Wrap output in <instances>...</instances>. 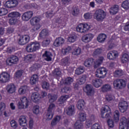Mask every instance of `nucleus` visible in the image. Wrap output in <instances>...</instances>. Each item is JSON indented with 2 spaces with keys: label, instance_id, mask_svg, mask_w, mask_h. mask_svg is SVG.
Returning <instances> with one entry per match:
<instances>
[{
  "label": "nucleus",
  "instance_id": "15",
  "mask_svg": "<svg viewBox=\"0 0 129 129\" xmlns=\"http://www.w3.org/2000/svg\"><path fill=\"white\" fill-rule=\"evenodd\" d=\"M29 42H30V36L28 35H24L20 36L18 40V43L19 45H22L28 44Z\"/></svg>",
  "mask_w": 129,
  "mask_h": 129
},
{
  "label": "nucleus",
  "instance_id": "5",
  "mask_svg": "<svg viewBox=\"0 0 129 129\" xmlns=\"http://www.w3.org/2000/svg\"><path fill=\"white\" fill-rule=\"evenodd\" d=\"M106 17V13L103 10H96L94 14V18L98 22H102Z\"/></svg>",
  "mask_w": 129,
  "mask_h": 129
},
{
  "label": "nucleus",
  "instance_id": "38",
  "mask_svg": "<svg viewBox=\"0 0 129 129\" xmlns=\"http://www.w3.org/2000/svg\"><path fill=\"white\" fill-rule=\"evenodd\" d=\"M101 90L103 92H107L111 90V86L109 84H105L101 88Z\"/></svg>",
  "mask_w": 129,
  "mask_h": 129
},
{
  "label": "nucleus",
  "instance_id": "58",
  "mask_svg": "<svg viewBox=\"0 0 129 129\" xmlns=\"http://www.w3.org/2000/svg\"><path fill=\"white\" fill-rule=\"evenodd\" d=\"M40 107L39 106H35L33 107V112L35 114H39L40 113Z\"/></svg>",
  "mask_w": 129,
  "mask_h": 129
},
{
  "label": "nucleus",
  "instance_id": "60",
  "mask_svg": "<svg viewBox=\"0 0 129 129\" xmlns=\"http://www.w3.org/2000/svg\"><path fill=\"white\" fill-rule=\"evenodd\" d=\"M10 124L12 127H13V128H17L18 127V123H17V121L15 120H12L10 121Z\"/></svg>",
  "mask_w": 129,
  "mask_h": 129
},
{
  "label": "nucleus",
  "instance_id": "26",
  "mask_svg": "<svg viewBox=\"0 0 129 129\" xmlns=\"http://www.w3.org/2000/svg\"><path fill=\"white\" fill-rule=\"evenodd\" d=\"M103 60H104V57H103V56L99 57L98 59H96L94 62V68H98V67H99L101 64H102Z\"/></svg>",
  "mask_w": 129,
  "mask_h": 129
},
{
  "label": "nucleus",
  "instance_id": "13",
  "mask_svg": "<svg viewBox=\"0 0 129 129\" xmlns=\"http://www.w3.org/2000/svg\"><path fill=\"white\" fill-rule=\"evenodd\" d=\"M19 61V58L16 55H11L10 57L6 60L7 65L12 66L14 64H17Z\"/></svg>",
  "mask_w": 129,
  "mask_h": 129
},
{
  "label": "nucleus",
  "instance_id": "21",
  "mask_svg": "<svg viewBox=\"0 0 129 129\" xmlns=\"http://www.w3.org/2000/svg\"><path fill=\"white\" fill-rule=\"evenodd\" d=\"M6 90L8 93L13 94L16 92V86L14 84H10L6 86Z\"/></svg>",
  "mask_w": 129,
  "mask_h": 129
},
{
  "label": "nucleus",
  "instance_id": "47",
  "mask_svg": "<svg viewBox=\"0 0 129 129\" xmlns=\"http://www.w3.org/2000/svg\"><path fill=\"white\" fill-rule=\"evenodd\" d=\"M43 89L49 90L50 89V84L47 82H43L41 84Z\"/></svg>",
  "mask_w": 129,
  "mask_h": 129
},
{
  "label": "nucleus",
  "instance_id": "2",
  "mask_svg": "<svg viewBox=\"0 0 129 129\" xmlns=\"http://www.w3.org/2000/svg\"><path fill=\"white\" fill-rule=\"evenodd\" d=\"M40 21L41 18L39 17H34L30 20V22L31 26H34L31 30V32L32 33H37V32L39 31V30L42 27L41 24L39 23Z\"/></svg>",
  "mask_w": 129,
  "mask_h": 129
},
{
  "label": "nucleus",
  "instance_id": "52",
  "mask_svg": "<svg viewBox=\"0 0 129 129\" xmlns=\"http://www.w3.org/2000/svg\"><path fill=\"white\" fill-rule=\"evenodd\" d=\"M76 39H77V36L75 34H73L68 38V40L70 43H74L76 41Z\"/></svg>",
  "mask_w": 129,
  "mask_h": 129
},
{
  "label": "nucleus",
  "instance_id": "64",
  "mask_svg": "<svg viewBox=\"0 0 129 129\" xmlns=\"http://www.w3.org/2000/svg\"><path fill=\"white\" fill-rule=\"evenodd\" d=\"M70 91V88L69 87H64L61 89V92L62 93H68Z\"/></svg>",
  "mask_w": 129,
  "mask_h": 129
},
{
  "label": "nucleus",
  "instance_id": "7",
  "mask_svg": "<svg viewBox=\"0 0 129 129\" xmlns=\"http://www.w3.org/2000/svg\"><path fill=\"white\" fill-rule=\"evenodd\" d=\"M90 29V25L86 23H82L77 26L76 30L78 33L83 34L84 33H86V32L89 31Z\"/></svg>",
  "mask_w": 129,
  "mask_h": 129
},
{
  "label": "nucleus",
  "instance_id": "61",
  "mask_svg": "<svg viewBox=\"0 0 129 129\" xmlns=\"http://www.w3.org/2000/svg\"><path fill=\"white\" fill-rule=\"evenodd\" d=\"M26 91H27V89H26L25 87H21L18 90L19 94H25Z\"/></svg>",
  "mask_w": 129,
  "mask_h": 129
},
{
  "label": "nucleus",
  "instance_id": "42",
  "mask_svg": "<svg viewBox=\"0 0 129 129\" xmlns=\"http://www.w3.org/2000/svg\"><path fill=\"white\" fill-rule=\"evenodd\" d=\"M81 54V48L78 47L73 50L72 51V55L74 56H79V54Z\"/></svg>",
  "mask_w": 129,
  "mask_h": 129
},
{
  "label": "nucleus",
  "instance_id": "35",
  "mask_svg": "<svg viewBox=\"0 0 129 129\" xmlns=\"http://www.w3.org/2000/svg\"><path fill=\"white\" fill-rule=\"evenodd\" d=\"M118 12V6L115 5L111 7L109 10V12L111 15H116Z\"/></svg>",
  "mask_w": 129,
  "mask_h": 129
},
{
  "label": "nucleus",
  "instance_id": "14",
  "mask_svg": "<svg viewBox=\"0 0 129 129\" xmlns=\"http://www.w3.org/2000/svg\"><path fill=\"white\" fill-rule=\"evenodd\" d=\"M11 76L9 73L4 72L0 74V82L1 83H7L10 81V78Z\"/></svg>",
  "mask_w": 129,
  "mask_h": 129
},
{
  "label": "nucleus",
  "instance_id": "59",
  "mask_svg": "<svg viewBox=\"0 0 129 129\" xmlns=\"http://www.w3.org/2000/svg\"><path fill=\"white\" fill-rule=\"evenodd\" d=\"M84 18L85 20H90V19L92 18V14L86 13L84 15Z\"/></svg>",
  "mask_w": 129,
  "mask_h": 129
},
{
  "label": "nucleus",
  "instance_id": "18",
  "mask_svg": "<svg viewBox=\"0 0 129 129\" xmlns=\"http://www.w3.org/2000/svg\"><path fill=\"white\" fill-rule=\"evenodd\" d=\"M107 57L109 60H115L118 57V52L116 50L110 51L107 53Z\"/></svg>",
  "mask_w": 129,
  "mask_h": 129
},
{
  "label": "nucleus",
  "instance_id": "4",
  "mask_svg": "<svg viewBox=\"0 0 129 129\" xmlns=\"http://www.w3.org/2000/svg\"><path fill=\"white\" fill-rule=\"evenodd\" d=\"M10 25H16L18 23V18L21 17V13L18 12H13L8 14Z\"/></svg>",
  "mask_w": 129,
  "mask_h": 129
},
{
  "label": "nucleus",
  "instance_id": "8",
  "mask_svg": "<svg viewBox=\"0 0 129 129\" xmlns=\"http://www.w3.org/2000/svg\"><path fill=\"white\" fill-rule=\"evenodd\" d=\"M29 102L30 101L28 100L27 97L22 96L20 98V101L18 102L17 105L19 109H24V108H25H25H28Z\"/></svg>",
  "mask_w": 129,
  "mask_h": 129
},
{
  "label": "nucleus",
  "instance_id": "29",
  "mask_svg": "<svg viewBox=\"0 0 129 129\" xmlns=\"http://www.w3.org/2000/svg\"><path fill=\"white\" fill-rule=\"evenodd\" d=\"M39 80V76L38 75L34 74L31 76L30 80V83L31 85H34L36 84Z\"/></svg>",
  "mask_w": 129,
  "mask_h": 129
},
{
  "label": "nucleus",
  "instance_id": "17",
  "mask_svg": "<svg viewBox=\"0 0 129 129\" xmlns=\"http://www.w3.org/2000/svg\"><path fill=\"white\" fill-rule=\"evenodd\" d=\"M18 6V1L17 0H10L6 2L5 4V8L8 9H14Z\"/></svg>",
  "mask_w": 129,
  "mask_h": 129
},
{
  "label": "nucleus",
  "instance_id": "25",
  "mask_svg": "<svg viewBox=\"0 0 129 129\" xmlns=\"http://www.w3.org/2000/svg\"><path fill=\"white\" fill-rule=\"evenodd\" d=\"M66 113L70 116H72L75 113V108L74 105H71L66 110Z\"/></svg>",
  "mask_w": 129,
  "mask_h": 129
},
{
  "label": "nucleus",
  "instance_id": "9",
  "mask_svg": "<svg viewBox=\"0 0 129 129\" xmlns=\"http://www.w3.org/2000/svg\"><path fill=\"white\" fill-rule=\"evenodd\" d=\"M96 77L103 79L107 74V69L104 67L99 68L96 70Z\"/></svg>",
  "mask_w": 129,
  "mask_h": 129
},
{
  "label": "nucleus",
  "instance_id": "44",
  "mask_svg": "<svg viewBox=\"0 0 129 129\" xmlns=\"http://www.w3.org/2000/svg\"><path fill=\"white\" fill-rule=\"evenodd\" d=\"M69 64V57H66L61 59V65L62 66H67Z\"/></svg>",
  "mask_w": 129,
  "mask_h": 129
},
{
  "label": "nucleus",
  "instance_id": "51",
  "mask_svg": "<svg viewBox=\"0 0 129 129\" xmlns=\"http://www.w3.org/2000/svg\"><path fill=\"white\" fill-rule=\"evenodd\" d=\"M33 58H34V55L31 54H28L25 56L24 61L26 62H31L33 60Z\"/></svg>",
  "mask_w": 129,
  "mask_h": 129
},
{
  "label": "nucleus",
  "instance_id": "39",
  "mask_svg": "<svg viewBox=\"0 0 129 129\" xmlns=\"http://www.w3.org/2000/svg\"><path fill=\"white\" fill-rule=\"evenodd\" d=\"M73 82V79L70 77L66 78L63 81L62 84L64 85H70Z\"/></svg>",
  "mask_w": 129,
  "mask_h": 129
},
{
  "label": "nucleus",
  "instance_id": "41",
  "mask_svg": "<svg viewBox=\"0 0 129 129\" xmlns=\"http://www.w3.org/2000/svg\"><path fill=\"white\" fill-rule=\"evenodd\" d=\"M72 50V48L71 46H68L66 48H62L61 50V53L62 55H68L70 52V51Z\"/></svg>",
  "mask_w": 129,
  "mask_h": 129
},
{
  "label": "nucleus",
  "instance_id": "63",
  "mask_svg": "<svg viewBox=\"0 0 129 129\" xmlns=\"http://www.w3.org/2000/svg\"><path fill=\"white\" fill-rule=\"evenodd\" d=\"M6 108V104L4 102H1L0 103V113H3V111L5 110Z\"/></svg>",
  "mask_w": 129,
  "mask_h": 129
},
{
  "label": "nucleus",
  "instance_id": "22",
  "mask_svg": "<svg viewBox=\"0 0 129 129\" xmlns=\"http://www.w3.org/2000/svg\"><path fill=\"white\" fill-rule=\"evenodd\" d=\"M64 39L61 37L56 38L53 42V46L55 47H59L62 46L64 44Z\"/></svg>",
  "mask_w": 129,
  "mask_h": 129
},
{
  "label": "nucleus",
  "instance_id": "43",
  "mask_svg": "<svg viewBox=\"0 0 129 129\" xmlns=\"http://www.w3.org/2000/svg\"><path fill=\"white\" fill-rule=\"evenodd\" d=\"M84 72V67H80L78 68L75 71V74L77 75H80Z\"/></svg>",
  "mask_w": 129,
  "mask_h": 129
},
{
  "label": "nucleus",
  "instance_id": "30",
  "mask_svg": "<svg viewBox=\"0 0 129 129\" xmlns=\"http://www.w3.org/2000/svg\"><path fill=\"white\" fill-rule=\"evenodd\" d=\"M84 106H85V101H84V100H79L77 105L78 109H79V110H83Z\"/></svg>",
  "mask_w": 129,
  "mask_h": 129
},
{
  "label": "nucleus",
  "instance_id": "28",
  "mask_svg": "<svg viewBox=\"0 0 129 129\" xmlns=\"http://www.w3.org/2000/svg\"><path fill=\"white\" fill-rule=\"evenodd\" d=\"M52 56H53V54H52L51 52L48 51H45L44 53L43 54V56L46 57L45 59L46 61H47V62L52 61Z\"/></svg>",
  "mask_w": 129,
  "mask_h": 129
},
{
  "label": "nucleus",
  "instance_id": "32",
  "mask_svg": "<svg viewBox=\"0 0 129 129\" xmlns=\"http://www.w3.org/2000/svg\"><path fill=\"white\" fill-rule=\"evenodd\" d=\"M20 125L21 126H25L27 125V118L25 116H21L19 119Z\"/></svg>",
  "mask_w": 129,
  "mask_h": 129
},
{
  "label": "nucleus",
  "instance_id": "45",
  "mask_svg": "<svg viewBox=\"0 0 129 129\" xmlns=\"http://www.w3.org/2000/svg\"><path fill=\"white\" fill-rule=\"evenodd\" d=\"M79 118L80 121H85L86 120V114L80 112L79 114Z\"/></svg>",
  "mask_w": 129,
  "mask_h": 129
},
{
  "label": "nucleus",
  "instance_id": "50",
  "mask_svg": "<svg viewBox=\"0 0 129 129\" xmlns=\"http://www.w3.org/2000/svg\"><path fill=\"white\" fill-rule=\"evenodd\" d=\"M74 127L76 129H81L83 127V124L80 121H77L75 123Z\"/></svg>",
  "mask_w": 129,
  "mask_h": 129
},
{
  "label": "nucleus",
  "instance_id": "1",
  "mask_svg": "<svg viewBox=\"0 0 129 129\" xmlns=\"http://www.w3.org/2000/svg\"><path fill=\"white\" fill-rule=\"evenodd\" d=\"M101 116L102 118H106L107 119V123L110 128H112L114 126V122L113 120H110L112 113L110 110L109 106H106L101 110Z\"/></svg>",
  "mask_w": 129,
  "mask_h": 129
},
{
  "label": "nucleus",
  "instance_id": "3",
  "mask_svg": "<svg viewBox=\"0 0 129 129\" xmlns=\"http://www.w3.org/2000/svg\"><path fill=\"white\" fill-rule=\"evenodd\" d=\"M40 47V43L36 41L31 42L30 44L27 45L26 47V50L29 53H32L38 51Z\"/></svg>",
  "mask_w": 129,
  "mask_h": 129
},
{
  "label": "nucleus",
  "instance_id": "54",
  "mask_svg": "<svg viewBox=\"0 0 129 129\" xmlns=\"http://www.w3.org/2000/svg\"><path fill=\"white\" fill-rule=\"evenodd\" d=\"M72 14L74 17H77L79 14V9L77 8H73Z\"/></svg>",
  "mask_w": 129,
  "mask_h": 129
},
{
  "label": "nucleus",
  "instance_id": "20",
  "mask_svg": "<svg viewBox=\"0 0 129 129\" xmlns=\"http://www.w3.org/2000/svg\"><path fill=\"white\" fill-rule=\"evenodd\" d=\"M119 109L120 112L123 113L127 109V103L125 101L120 102L118 104Z\"/></svg>",
  "mask_w": 129,
  "mask_h": 129
},
{
  "label": "nucleus",
  "instance_id": "56",
  "mask_svg": "<svg viewBox=\"0 0 129 129\" xmlns=\"http://www.w3.org/2000/svg\"><path fill=\"white\" fill-rule=\"evenodd\" d=\"M86 81V76H83L79 80L78 83L80 85H82V84H84Z\"/></svg>",
  "mask_w": 129,
  "mask_h": 129
},
{
  "label": "nucleus",
  "instance_id": "37",
  "mask_svg": "<svg viewBox=\"0 0 129 129\" xmlns=\"http://www.w3.org/2000/svg\"><path fill=\"white\" fill-rule=\"evenodd\" d=\"M94 61V59L92 58L87 59L84 62V66L86 67H91V65H92V63H93Z\"/></svg>",
  "mask_w": 129,
  "mask_h": 129
},
{
  "label": "nucleus",
  "instance_id": "55",
  "mask_svg": "<svg viewBox=\"0 0 129 129\" xmlns=\"http://www.w3.org/2000/svg\"><path fill=\"white\" fill-rule=\"evenodd\" d=\"M8 13V9L4 8H0V16H6Z\"/></svg>",
  "mask_w": 129,
  "mask_h": 129
},
{
  "label": "nucleus",
  "instance_id": "57",
  "mask_svg": "<svg viewBox=\"0 0 129 129\" xmlns=\"http://www.w3.org/2000/svg\"><path fill=\"white\" fill-rule=\"evenodd\" d=\"M53 75H55V76H57V77H59V76H61V71H60V69L58 68L55 69L53 71Z\"/></svg>",
  "mask_w": 129,
  "mask_h": 129
},
{
  "label": "nucleus",
  "instance_id": "23",
  "mask_svg": "<svg viewBox=\"0 0 129 129\" xmlns=\"http://www.w3.org/2000/svg\"><path fill=\"white\" fill-rule=\"evenodd\" d=\"M92 39H93V34H86L82 38V40L84 43H89Z\"/></svg>",
  "mask_w": 129,
  "mask_h": 129
},
{
  "label": "nucleus",
  "instance_id": "31",
  "mask_svg": "<svg viewBox=\"0 0 129 129\" xmlns=\"http://www.w3.org/2000/svg\"><path fill=\"white\" fill-rule=\"evenodd\" d=\"M107 37V36L105 34L101 33L98 36L97 40L99 43H103L106 40Z\"/></svg>",
  "mask_w": 129,
  "mask_h": 129
},
{
  "label": "nucleus",
  "instance_id": "19",
  "mask_svg": "<svg viewBox=\"0 0 129 129\" xmlns=\"http://www.w3.org/2000/svg\"><path fill=\"white\" fill-rule=\"evenodd\" d=\"M33 15L34 13H33V11H27L23 13L21 18L23 21L27 22L33 17Z\"/></svg>",
  "mask_w": 129,
  "mask_h": 129
},
{
  "label": "nucleus",
  "instance_id": "12",
  "mask_svg": "<svg viewBox=\"0 0 129 129\" xmlns=\"http://www.w3.org/2000/svg\"><path fill=\"white\" fill-rule=\"evenodd\" d=\"M119 129H129V118L122 117L119 123Z\"/></svg>",
  "mask_w": 129,
  "mask_h": 129
},
{
  "label": "nucleus",
  "instance_id": "24",
  "mask_svg": "<svg viewBox=\"0 0 129 129\" xmlns=\"http://www.w3.org/2000/svg\"><path fill=\"white\" fill-rule=\"evenodd\" d=\"M103 81L102 80L100 79H95L92 80V84H93V86L96 87V88H98V87H100L101 85H102Z\"/></svg>",
  "mask_w": 129,
  "mask_h": 129
},
{
  "label": "nucleus",
  "instance_id": "10",
  "mask_svg": "<svg viewBox=\"0 0 129 129\" xmlns=\"http://www.w3.org/2000/svg\"><path fill=\"white\" fill-rule=\"evenodd\" d=\"M55 107H56V105H55L53 103H51L48 109H47V113L46 114V117L48 119H52L53 118V116H54V110H55Z\"/></svg>",
  "mask_w": 129,
  "mask_h": 129
},
{
  "label": "nucleus",
  "instance_id": "62",
  "mask_svg": "<svg viewBox=\"0 0 129 129\" xmlns=\"http://www.w3.org/2000/svg\"><path fill=\"white\" fill-rule=\"evenodd\" d=\"M102 52V49L101 48H97L93 52V55L95 56H96L97 55H100V54H101V52Z\"/></svg>",
  "mask_w": 129,
  "mask_h": 129
},
{
  "label": "nucleus",
  "instance_id": "16",
  "mask_svg": "<svg viewBox=\"0 0 129 129\" xmlns=\"http://www.w3.org/2000/svg\"><path fill=\"white\" fill-rule=\"evenodd\" d=\"M85 92L88 96H92L94 94V89L93 86L90 84H87L85 88Z\"/></svg>",
  "mask_w": 129,
  "mask_h": 129
},
{
  "label": "nucleus",
  "instance_id": "46",
  "mask_svg": "<svg viewBox=\"0 0 129 129\" xmlns=\"http://www.w3.org/2000/svg\"><path fill=\"white\" fill-rule=\"evenodd\" d=\"M113 117L116 122L119 120V111L118 110H115L114 112Z\"/></svg>",
  "mask_w": 129,
  "mask_h": 129
},
{
  "label": "nucleus",
  "instance_id": "34",
  "mask_svg": "<svg viewBox=\"0 0 129 129\" xmlns=\"http://www.w3.org/2000/svg\"><path fill=\"white\" fill-rule=\"evenodd\" d=\"M49 35V31L47 29H43L41 32L39 33V37L41 38L44 39L46 38V36Z\"/></svg>",
  "mask_w": 129,
  "mask_h": 129
},
{
  "label": "nucleus",
  "instance_id": "40",
  "mask_svg": "<svg viewBox=\"0 0 129 129\" xmlns=\"http://www.w3.org/2000/svg\"><path fill=\"white\" fill-rule=\"evenodd\" d=\"M129 56L127 53H124L121 58V63H127L128 62Z\"/></svg>",
  "mask_w": 129,
  "mask_h": 129
},
{
  "label": "nucleus",
  "instance_id": "11",
  "mask_svg": "<svg viewBox=\"0 0 129 129\" xmlns=\"http://www.w3.org/2000/svg\"><path fill=\"white\" fill-rule=\"evenodd\" d=\"M68 20V17H67V15L65 14H60V18L56 19V23L59 25V27H60V26L64 27V26H65V23H66Z\"/></svg>",
  "mask_w": 129,
  "mask_h": 129
},
{
  "label": "nucleus",
  "instance_id": "53",
  "mask_svg": "<svg viewBox=\"0 0 129 129\" xmlns=\"http://www.w3.org/2000/svg\"><path fill=\"white\" fill-rule=\"evenodd\" d=\"M68 98H69V95H66L64 96H61L58 100L60 102H61V103H64V102L66 101Z\"/></svg>",
  "mask_w": 129,
  "mask_h": 129
},
{
  "label": "nucleus",
  "instance_id": "6",
  "mask_svg": "<svg viewBox=\"0 0 129 129\" xmlns=\"http://www.w3.org/2000/svg\"><path fill=\"white\" fill-rule=\"evenodd\" d=\"M113 85L115 89H122L126 86V82L123 79H117L113 81Z\"/></svg>",
  "mask_w": 129,
  "mask_h": 129
},
{
  "label": "nucleus",
  "instance_id": "48",
  "mask_svg": "<svg viewBox=\"0 0 129 129\" xmlns=\"http://www.w3.org/2000/svg\"><path fill=\"white\" fill-rule=\"evenodd\" d=\"M123 74L122 70H116L113 73V75L114 77H120V76H122Z\"/></svg>",
  "mask_w": 129,
  "mask_h": 129
},
{
  "label": "nucleus",
  "instance_id": "27",
  "mask_svg": "<svg viewBox=\"0 0 129 129\" xmlns=\"http://www.w3.org/2000/svg\"><path fill=\"white\" fill-rule=\"evenodd\" d=\"M60 120H61V116L56 115L52 120L50 124L52 126H55V125H56L57 123L60 122Z\"/></svg>",
  "mask_w": 129,
  "mask_h": 129
},
{
  "label": "nucleus",
  "instance_id": "49",
  "mask_svg": "<svg viewBox=\"0 0 129 129\" xmlns=\"http://www.w3.org/2000/svg\"><path fill=\"white\" fill-rule=\"evenodd\" d=\"M121 7L124 10H128L129 9V0H126L122 2Z\"/></svg>",
  "mask_w": 129,
  "mask_h": 129
},
{
  "label": "nucleus",
  "instance_id": "36",
  "mask_svg": "<svg viewBox=\"0 0 129 129\" xmlns=\"http://www.w3.org/2000/svg\"><path fill=\"white\" fill-rule=\"evenodd\" d=\"M48 97L50 103H52V102H54L57 100V96L55 94H48Z\"/></svg>",
  "mask_w": 129,
  "mask_h": 129
},
{
  "label": "nucleus",
  "instance_id": "33",
  "mask_svg": "<svg viewBox=\"0 0 129 129\" xmlns=\"http://www.w3.org/2000/svg\"><path fill=\"white\" fill-rule=\"evenodd\" d=\"M39 93L38 92H34L31 95V99L33 102L37 103L39 101Z\"/></svg>",
  "mask_w": 129,
  "mask_h": 129
}]
</instances>
